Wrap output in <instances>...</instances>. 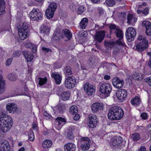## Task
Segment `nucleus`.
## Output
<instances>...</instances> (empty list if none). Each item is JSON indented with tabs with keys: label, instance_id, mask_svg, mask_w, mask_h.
Returning a JSON list of instances; mask_svg holds the SVG:
<instances>
[{
	"label": "nucleus",
	"instance_id": "nucleus-1",
	"mask_svg": "<svg viewBox=\"0 0 151 151\" xmlns=\"http://www.w3.org/2000/svg\"><path fill=\"white\" fill-rule=\"evenodd\" d=\"M13 124L12 118L0 111V134L9 131Z\"/></svg>",
	"mask_w": 151,
	"mask_h": 151
},
{
	"label": "nucleus",
	"instance_id": "nucleus-2",
	"mask_svg": "<svg viewBox=\"0 0 151 151\" xmlns=\"http://www.w3.org/2000/svg\"><path fill=\"white\" fill-rule=\"evenodd\" d=\"M124 115L123 109L119 106H116L111 107L109 110L108 118L111 120H119L121 119Z\"/></svg>",
	"mask_w": 151,
	"mask_h": 151
},
{
	"label": "nucleus",
	"instance_id": "nucleus-3",
	"mask_svg": "<svg viewBox=\"0 0 151 151\" xmlns=\"http://www.w3.org/2000/svg\"><path fill=\"white\" fill-rule=\"evenodd\" d=\"M137 39L139 42L136 45V50L141 52L147 49L148 47V41L146 38L142 35H139Z\"/></svg>",
	"mask_w": 151,
	"mask_h": 151
},
{
	"label": "nucleus",
	"instance_id": "nucleus-4",
	"mask_svg": "<svg viewBox=\"0 0 151 151\" xmlns=\"http://www.w3.org/2000/svg\"><path fill=\"white\" fill-rule=\"evenodd\" d=\"M28 32V24L26 23H24L22 27L18 29V35L21 39L24 40L27 37Z\"/></svg>",
	"mask_w": 151,
	"mask_h": 151
},
{
	"label": "nucleus",
	"instance_id": "nucleus-5",
	"mask_svg": "<svg viewBox=\"0 0 151 151\" xmlns=\"http://www.w3.org/2000/svg\"><path fill=\"white\" fill-rule=\"evenodd\" d=\"M122 138L120 137H114L112 138L110 143V146L113 149L120 148L122 146Z\"/></svg>",
	"mask_w": 151,
	"mask_h": 151
},
{
	"label": "nucleus",
	"instance_id": "nucleus-6",
	"mask_svg": "<svg viewBox=\"0 0 151 151\" xmlns=\"http://www.w3.org/2000/svg\"><path fill=\"white\" fill-rule=\"evenodd\" d=\"M112 90V87L110 84L104 83H102L100 87V91L102 94L108 96Z\"/></svg>",
	"mask_w": 151,
	"mask_h": 151
},
{
	"label": "nucleus",
	"instance_id": "nucleus-7",
	"mask_svg": "<svg viewBox=\"0 0 151 151\" xmlns=\"http://www.w3.org/2000/svg\"><path fill=\"white\" fill-rule=\"evenodd\" d=\"M76 83V79L73 76H69L65 80L64 85L66 88L71 89L75 87Z\"/></svg>",
	"mask_w": 151,
	"mask_h": 151
},
{
	"label": "nucleus",
	"instance_id": "nucleus-8",
	"mask_svg": "<svg viewBox=\"0 0 151 151\" xmlns=\"http://www.w3.org/2000/svg\"><path fill=\"white\" fill-rule=\"evenodd\" d=\"M136 35V32L133 27H129L126 32V37L128 41L131 42L134 40Z\"/></svg>",
	"mask_w": 151,
	"mask_h": 151
},
{
	"label": "nucleus",
	"instance_id": "nucleus-9",
	"mask_svg": "<svg viewBox=\"0 0 151 151\" xmlns=\"http://www.w3.org/2000/svg\"><path fill=\"white\" fill-rule=\"evenodd\" d=\"M39 10H32L29 13L31 19L33 21H38L42 18L43 16L42 13Z\"/></svg>",
	"mask_w": 151,
	"mask_h": 151
},
{
	"label": "nucleus",
	"instance_id": "nucleus-10",
	"mask_svg": "<svg viewBox=\"0 0 151 151\" xmlns=\"http://www.w3.org/2000/svg\"><path fill=\"white\" fill-rule=\"evenodd\" d=\"M127 95V91L125 89L118 90L116 92V96L120 102H122L124 101Z\"/></svg>",
	"mask_w": 151,
	"mask_h": 151
},
{
	"label": "nucleus",
	"instance_id": "nucleus-11",
	"mask_svg": "<svg viewBox=\"0 0 151 151\" xmlns=\"http://www.w3.org/2000/svg\"><path fill=\"white\" fill-rule=\"evenodd\" d=\"M84 89L88 95H92L95 92L96 87L94 85L88 82H87L84 85Z\"/></svg>",
	"mask_w": 151,
	"mask_h": 151
},
{
	"label": "nucleus",
	"instance_id": "nucleus-12",
	"mask_svg": "<svg viewBox=\"0 0 151 151\" xmlns=\"http://www.w3.org/2000/svg\"><path fill=\"white\" fill-rule=\"evenodd\" d=\"M89 122L88 125L91 128H93L96 127L97 123L96 116L94 114H90L88 116Z\"/></svg>",
	"mask_w": 151,
	"mask_h": 151
},
{
	"label": "nucleus",
	"instance_id": "nucleus-13",
	"mask_svg": "<svg viewBox=\"0 0 151 151\" xmlns=\"http://www.w3.org/2000/svg\"><path fill=\"white\" fill-rule=\"evenodd\" d=\"M81 139V140L80 141L81 143V147L83 150L86 151L88 150L90 145V139L87 137H82Z\"/></svg>",
	"mask_w": 151,
	"mask_h": 151
},
{
	"label": "nucleus",
	"instance_id": "nucleus-14",
	"mask_svg": "<svg viewBox=\"0 0 151 151\" xmlns=\"http://www.w3.org/2000/svg\"><path fill=\"white\" fill-rule=\"evenodd\" d=\"M104 107V105L102 103H94L91 106V110L93 113H95L99 110H103Z\"/></svg>",
	"mask_w": 151,
	"mask_h": 151
},
{
	"label": "nucleus",
	"instance_id": "nucleus-15",
	"mask_svg": "<svg viewBox=\"0 0 151 151\" xmlns=\"http://www.w3.org/2000/svg\"><path fill=\"white\" fill-rule=\"evenodd\" d=\"M116 34L117 37L119 38V39L116 41L117 44L120 46L126 47V45L124 43H122V40L123 38V32L122 30L117 29L114 32Z\"/></svg>",
	"mask_w": 151,
	"mask_h": 151
},
{
	"label": "nucleus",
	"instance_id": "nucleus-16",
	"mask_svg": "<svg viewBox=\"0 0 151 151\" xmlns=\"http://www.w3.org/2000/svg\"><path fill=\"white\" fill-rule=\"evenodd\" d=\"M112 83L115 87L118 88H120L123 86L124 82L123 80H120L118 77H116L113 79Z\"/></svg>",
	"mask_w": 151,
	"mask_h": 151
},
{
	"label": "nucleus",
	"instance_id": "nucleus-17",
	"mask_svg": "<svg viewBox=\"0 0 151 151\" xmlns=\"http://www.w3.org/2000/svg\"><path fill=\"white\" fill-rule=\"evenodd\" d=\"M142 25L144 26L146 29V33L147 35H151V23L148 21H143L142 23Z\"/></svg>",
	"mask_w": 151,
	"mask_h": 151
},
{
	"label": "nucleus",
	"instance_id": "nucleus-18",
	"mask_svg": "<svg viewBox=\"0 0 151 151\" xmlns=\"http://www.w3.org/2000/svg\"><path fill=\"white\" fill-rule=\"evenodd\" d=\"M105 36L104 31L97 32L95 35V39L99 42H101L103 40Z\"/></svg>",
	"mask_w": 151,
	"mask_h": 151
},
{
	"label": "nucleus",
	"instance_id": "nucleus-19",
	"mask_svg": "<svg viewBox=\"0 0 151 151\" xmlns=\"http://www.w3.org/2000/svg\"><path fill=\"white\" fill-rule=\"evenodd\" d=\"M76 146L72 143H68L64 146L65 151H75Z\"/></svg>",
	"mask_w": 151,
	"mask_h": 151
},
{
	"label": "nucleus",
	"instance_id": "nucleus-20",
	"mask_svg": "<svg viewBox=\"0 0 151 151\" xmlns=\"http://www.w3.org/2000/svg\"><path fill=\"white\" fill-rule=\"evenodd\" d=\"M6 109L9 113H14L17 109V105L13 103H10L7 104L6 106Z\"/></svg>",
	"mask_w": 151,
	"mask_h": 151
},
{
	"label": "nucleus",
	"instance_id": "nucleus-21",
	"mask_svg": "<svg viewBox=\"0 0 151 151\" xmlns=\"http://www.w3.org/2000/svg\"><path fill=\"white\" fill-rule=\"evenodd\" d=\"M9 145L7 141L5 139H2L0 140V150H3V147H7V150L9 151Z\"/></svg>",
	"mask_w": 151,
	"mask_h": 151
},
{
	"label": "nucleus",
	"instance_id": "nucleus-22",
	"mask_svg": "<svg viewBox=\"0 0 151 151\" xmlns=\"http://www.w3.org/2000/svg\"><path fill=\"white\" fill-rule=\"evenodd\" d=\"M53 110L55 112L62 113L65 110V106L63 104H60L54 107Z\"/></svg>",
	"mask_w": 151,
	"mask_h": 151
},
{
	"label": "nucleus",
	"instance_id": "nucleus-23",
	"mask_svg": "<svg viewBox=\"0 0 151 151\" xmlns=\"http://www.w3.org/2000/svg\"><path fill=\"white\" fill-rule=\"evenodd\" d=\"M5 81L3 79V76L0 74V94L4 92L5 89Z\"/></svg>",
	"mask_w": 151,
	"mask_h": 151
},
{
	"label": "nucleus",
	"instance_id": "nucleus-24",
	"mask_svg": "<svg viewBox=\"0 0 151 151\" xmlns=\"http://www.w3.org/2000/svg\"><path fill=\"white\" fill-rule=\"evenodd\" d=\"M51 76L55 79L56 84H59L60 83L62 80V77L59 74L53 73L51 75Z\"/></svg>",
	"mask_w": 151,
	"mask_h": 151
},
{
	"label": "nucleus",
	"instance_id": "nucleus-25",
	"mask_svg": "<svg viewBox=\"0 0 151 151\" xmlns=\"http://www.w3.org/2000/svg\"><path fill=\"white\" fill-rule=\"evenodd\" d=\"M50 28L45 25H42L40 28V31L41 33L44 35H47L49 34L50 32Z\"/></svg>",
	"mask_w": 151,
	"mask_h": 151
},
{
	"label": "nucleus",
	"instance_id": "nucleus-26",
	"mask_svg": "<svg viewBox=\"0 0 151 151\" xmlns=\"http://www.w3.org/2000/svg\"><path fill=\"white\" fill-rule=\"evenodd\" d=\"M70 96V93L69 91H66L62 93L60 95L61 99L64 101L68 100Z\"/></svg>",
	"mask_w": 151,
	"mask_h": 151
},
{
	"label": "nucleus",
	"instance_id": "nucleus-27",
	"mask_svg": "<svg viewBox=\"0 0 151 151\" xmlns=\"http://www.w3.org/2000/svg\"><path fill=\"white\" fill-rule=\"evenodd\" d=\"M143 75L138 73L135 72L132 75L131 78L132 79L135 80H140L143 78Z\"/></svg>",
	"mask_w": 151,
	"mask_h": 151
},
{
	"label": "nucleus",
	"instance_id": "nucleus-28",
	"mask_svg": "<svg viewBox=\"0 0 151 151\" xmlns=\"http://www.w3.org/2000/svg\"><path fill=\"white\" fill-rule=\"evenodd\" d=\"M52 145V142L50 140H44L42 143V146L44 148H48L50 147Z\"/></svg>",
	"mask_w": 151,
	"mask_h": 151
},
{
	"label": "nucleus",
	"instance_id": "nucleus-29",
	"mask_svg": "<svg viewBox=\"0 0 151 151\" xmlns=\"http://www.w3.org/2000/svg\"><path fill=\"white\" fill-rule=\"evenodd\" d=\"M88 22V19L86 18H83L80 22V26L81 28L82 29H85L87 25Z\"/></svg>",
	"mask_w": 151,
	"mask_h": 151
},
{
	"label": "nucleus",
	"instance_id": "nucleus-30",
	"mask_svg": "<svg viewBox=\"0 0 151 151\" xmlns=\"http://www.w3.org/2000/svg\"><path fill=\"white\" fill-rule=\"evenodd\" d=\"M64 36L69 40L72 37V34L69 30L67 29H64L62 30Z\"/></svg>",
	"mask_w": 151,
	"mask_h": 151
},
{
	"label": "nucleus",
	"instance_id": "nucleus-31",
	"mask_svg": "<svg viewBox=\"0 0 151 151\" xmlns=\"http://www.w3.org/2000/svg\"><path fill=\"white\" fill-rule=\"evenodd\" d=\"M54 10H46L45 14L46 17L48 19L52 18L54 15Z\"/></svg>",
	"mask_w": 151,
	"mask_h": 151
},
{
	"label": "nucleus",
	"instance_id": "nucleus-32",
	"mask_svg": "<svg viewBox=\"0 0 151 151\" xmlns=\"http://www.w3.org/2000/svg\"><path fill=\"white\" fill-rule=\"evenodd\" d=\"M104 45L107 47H109L111 48H112L116 46V45H118L116 42L115 43L113 42H105L104 43Z\"/></svg>",
	"mask_w": 151,
	"mask_h": 151
},
{
	"label": "nucleus",
	"instance_id": "nucleus-33",
	"mask_svg": "<svg viewBox=\"0 0 151 151\" xmlns=\"http://www.w3.org/2000/svg\"><path fill=\"white\" fill-rule=\"evenodd\" d=\"M56 123L59 127L62 126L64 124V119L60 117H58L55 119Z\"/></svg>",
	"mask_w": 151,
	"mask_h": 151
},
{
	"label": "nucleus",
	"instance_id": "nucleus-34",
	"mask_svg": "<svg viewBox=\"0 0 151 151\" xmlns=\"http://www.w3.org/2000/svg\"><path fill=\"white\" fill-rule=\"evenodd\" d=\"M140 100L137 96L133 98L131 100V103L132 105H137L140 104Z\"/></svg>",
	"mask_w": 151,
	"mask_h": 151
},
{
	"label": "nucleus",
	"instance_id": "nucleus-35",
	"mask_svg": "<svg viewBox=\"0 0 151 151\" xmlns=\"http://www.w3.org/2000/svg\"><path fill=\"white\" fill-rule=\"evenodd\" d=\"M69 111L70 114L72 115L77 113L78 110L77 106H71L70 109Z\"/></svg>",
	"mask_w": 151,
	"mask_h": 151
},
{
	"label": "nucleus",
	"instance_id": "nucleus-36",
	"mask_svg": "<svg viewBox=\"0 0 151 151\" xmlns=\"http://www.w3.org/2000/svg\"><path fill=\"white\" fill-rule=\"evenodd\" d=\"M57 4L54 2L51 3L48 6V8L46 9H57Z\"/></svg>",
	"mask_w": 151,
	"mask_h": 151
},
{
	"label": "nucleus",
	"instance_id": "nucleus-37",
	"mask_svg": "<svg viewBox=\"0 0 151 151\" xmlns=\"http://www.w3.org/2000/svg\"><path fill=\"white\" fill-rule=\"evenodd\" d=\"M64 72L66 76L71 75L72 74V71L71 67L69 66L66 67L64 69Z\"/></svg>",
	"mask_w": 151,
	"mask_h": 151
},
{
	"label": "nucleus",
	"instance_id": "nucleus-38",
	"mask_svg": "<svg viewBox=\"0 0 151 151\" xmlns=\"http://www.w3.org/2000/svg\"><path fill=\"white\" fill-rule=\"evenodd\" d=\"M60 34L57 32H55L52 37V39L54 41L57 42L60 39Z\"/></svg>",
	"mask_w": 151,
	"mask_h": 151
},
{
	"label": "nucleus",
	"instance_id": "nucleus-39",
	"mask_svg": "<svg viewBox=\"0 0 151 151\" xmlns=\"http://www.w3.org/2000/svg\"><path fill=\"white\" fill-rule=\"evenodd\" d=\"M38 80L39 81L38 84L40 86H42L46 83L47 81V79L46 78H38Z\"/></svg>",
	"mask_w": 151,
	"mask_h": 151
},
{
	"label": "nucleus",
	"instance_id": "nucleus-40",
	"mask_svg": "<svg viewBox=\"0 0 151 151\" xmlns=\"http://www.w3.org/2000/svg\"><path fill=\"white\" fill-rule=\"evenodd\" d=\"M7 78L10 81H14L16 80L17 78L16 75L13 74H9L7 76Z\"/></svg>",
	"mask_w": 151,
	"mask_h": 151
},
{
	"label": "nucleus",
	"instance_id": "nucleus-41",
	"mask_svg": "<svg viewBox=\"0 0 151 151\" xmlns=\"http://www.w3.org/2000/svg\"><path fill=\"white\" fill-rule=\"evenodd\" d=\"M131 137L134 141L138 140L140 138L139 134L137 133L132 134V135Z\"/></svg>",
	"mask_w": 151,
	"mask_h": 151
},
{
	"label": "nucleus",
	"instance_id": "nucleus-42",
	"mask_svg": "<svg viewBox=\"0 0 151 151\" xmlns=\"http://www.w3.org/2000/svg\"><path fill=\"white\" fill-rule=\"evenodd\" d=\"M106 3L107 5L109 7H112L116 4L114 0H106Z\"/></svg>",
	"mask_w": 151,
	"mask_h": 151
},
{
	"label": "nucleus",
	"instance_id": "nucleus-43",
	"mask_svg": "<svg viewBox=\"0 0 151 151\" xmlns=\"http://www.w3.org/2000/svg\"><path fill=\"white\" fill-rule=\"evenodd\" d=\"M137 12L141 16L147 15L149 12L148 10H137Z\"/></svg>",
	"mask_w": 151,
	"mask_h": 151
},
{
	"label": "nucleus",
	"instance_id": "nucleus-44",
	"mask_svg": "<svg viewBox=\"0 0 151 151\" xmlns=\"http://www.w3.org/2000/svg\"><path fill=\"white\" fill-rule=\"evenodd\" d=\"M27 46L32 49V51L34 53H35L37 51V47L36 45H33L31 43H29L27 44Z\"/></svg>",
	"mask_w": 151,
	"mask_h": 151
},
{
	"label": "nucleus",
	"instance_id": "nucleus-45",
	"mask_svg": "<svg viewBox=\"0 0 151 151\" xmlns=\"http://www.w3.org/2000/svg\"><path fill=\"white\" fill-rule=\"evenodd\" d=\"M118 46H121L122 47V46H120L119 45H116V47H114L113 48L114 49L113 53V55H116L118 54L120 50L119 48V47H117ZM125 47H124V48Z\"/></svg>",
	"mask_w": 151,
	"mask_h": 151
},
{
	"label": "nucleus",
	"instance_id": "nucleus-46",
	"mask_svg": "<svg viewBox=\"0 0 151 151\" xmlns=\"http://www.w3.org/2000/svg\"><path fill=\"white\" fill-rule=\"evenodd\" d=\"M109 28L111 32H114L118 29L116 28V25L113 24H111L109 26Z\"/></svg>",
	"mask_w": 151,
	"mask_h": 151
},
{
	"label": "nucleus",
	"instance_id": "nucleus-47",
	"mask_svg": "<svg viewBox=\"0 0 151 151\" xmlns=\"http://www.w3.org/2000/svg\"><path fill=\"white\" fill-rule=\"evenodd\" d=\"M29 139L32 141H33L34 140L35 137L34 133L33 132L30 131L29 132Z\"/></svg>",
	"mask_w": 151,
	"mask_h": 151
},
{
	"label": "nucleus",
	"instance_id": "nucleus-48",
	"mask_svg": "<svg viewBox=\"0 0 151 151\" xmlns=\"http://www.w3.org/2000/svg\"><path fill=\"white\" fill-rule=\"evenodd\" d=\"M5 8V3L4 0H0V9Z\"/></svg>",
	"mask_w": 151,
	"mask_h": 151
},
{
	"label": "nucleus",
	"instance_id": "nucleus-49",
	"mask_svg": "<svg viewBox=\"0 0 151 151\" xmlns=\"http://www.w3.org/2000/svg\"><path fill=\"white\" fill-rule=\"evenodd\" d=\"M33 55H28L25 59L28 62H30L33 60Z\"/></svg>",
	"mask_w": 151,
	"mask_h": 151
},
{
	"label": "nucleus",
	"instance_id": "nucleus-50",
	"mask_svg": "<svg viewBox=\"0 0 151 151\" xmlns=\"http://www.w3.org/2000/svg\"><path fill=\"white\" fill-rule=\"evenodd\" d=\"M118 15L120 17L124 18L126 16V14L125 12H119L118 13Z\"/></svg>",
	"mask_w": 151,
	"mask_h": 151
},
{
	"label": "nucleus",
	"instance_id": "nucleus-51",
	"mask_svg": "<svg viewBox=\"0 0 151 151\" xmlns=\"http://www.w3.org/2000/svg\"><path fill=\"white\" fill-rule=\"evenodd\" d=\"M133 17V15L132 14H128L127 16V22L128 23H131V21Z\"/></svg>",
	"mask_w": 151,
	"mask_h": 151
},
{
	"label": "nucleus",
	"instance_id": "nucleus-52",
	"mask_svg": "<svg viewBox=\"0 0 151 151\" xmlns=\"http://www.w3.org/2000/svg\"><path fill=\"white\" fill-rule=\"evenodd\" d=\"M12 61V58H10L7 59L6 62V66H9L11 64Z\"/></svg>",
	"mask_w": 151,
	"mask_h": 151
},
{
	"label": "nucleus",
	"instance_id": "nucleus-53",
	"mask_svg": "<svg viewBox=\"0 0 151 151\" xmlns=\"http://www.w3.org/2000/svg\"><path fill=\"white\" fill-rule=\"evenodd\" d=\"M67 137L69 139H71L73 137V134L71 132L69 131L68 132Z\"/></svg>",
	"mask_w": 151,
	"mask_h": 151
},
{
	"label": "nucleus",
	"instance_id": "nucleus-54",
	"mask_svg": "<svg viewBox=\"0 0 151 151\" xmlns=\"http://www.w3.org/2000/svg\"><path fill=\"white\" fill-rule=\"evenodd\" d=\"M14 56L16 57H18L20 55V52L18 50L15 51L13 54Z\"/></svg>",
	"mask_w": 151,
	"mask_h": 151
},
{
	"label": "nucleus",
	"instance_id": "nucleus-55",
	"mask_svg": "<svg viewBox=\"0 0 151 151\" xmlns=\"http://www.w3.org/2000/svg\"><path fill=\"white\" fill-rule=\"evenodd\" d=\"M145 81L147 82L149 85L151 86V76L146 78Z\"/></svg>",
	"mask_w": 151,
	"mask_h": 151
},
{
	"label": "nucleus",
	"instance_id": "nucleus-56",
	"mask_svg": "<svg viewBox=\"0 0 151 151\" xmlns=\"http://www.w3.org/2000/svg\"><path fill=\"white\" fill-rule=\"evenodd\" d=\"M81 36H83L84 37H86L87 35V32L86 31H84L83 30L81 32Z\"/></svg>",
	"mask_w": 151,
	"mask_h": 151
},
{
	"label": "nucleus",
	"instance_id": "nucleus-57",
	"mask_svg": "<svg viewBox=\"0 0 151 151\" xmlns=\"http://www.w3.org/2000/svg\"><path fill=\"white\" fill-rule=\"evenodd\" d=\"M141 116L144 119H147V114L145 113H143L141 114Z\"/></svg>",
	"mask_w": 151,
	"mask_h": 151
},
{
	"label": "nucleus",
	"instance_id": "nucleus-58",
	"mask_svg": "<svg viewBox=\"0 0 151 151\" xmlns=\"http://www.w3.org/2000/svg\"><path fill=\"white\" fill-rule=\"evenodd\" d=\"M75 116L73 117V119L75 120H78L80 118V115L77 114H75Z\"/></svg>",
	"mask_w": 151,
	"mask_h": 151
},
{
	"label": "nucleus",
	"instance_id": "nucleus-59",
	"mask_svg": "<svg viewBox=\"0 0 151 151\" xmlns=\"http://www.w3.org/2000/svg\"><path fill=\"white\" fill-rule=\"evenodd\" d=\"M32 127L34 130L37 131V126L34 122H33L32 124Z\"/></svg>",
	"mask_w": 151,
	"mask_h": 151
},
{
	"label": "nucleus",
	"instance_id": "nucleus-60",
	"mask_svg": "<svg viewBox=\"0 0 151 151\" xmlns=\"http://www.w3.org/2000/svg\"><path fill=\"white\" fill-rule=\"evenodd\" d=\"M138 151H146V149L144 146H141Z\"/></svg>",
	"mask_w": 151,
	"mask_h": 151
},
{
	"label": "nucleus",
	"instance_id": "nucleus-61",
	"mask_svg": "<svg viewBox=\"0 0 151 151\" xmlns=\"http://www.w3.org/2000/svg\"><path fill=\"white\" fill-rule=\"evenodd\" d=\"M23 54L25 58H26V57H27L29 55L28 53L26 51H24L23 52Z\"/></svg>",
	"mask_w": 151,
	"mask_h": 151
},
{
	"label": "nucleus",
	"instance_id": "nucleus-62",
	"mask_svg": "<svg viewBox=\"0 0 151 151\" xmlns=\"http://www.w3.org/2000/svg\"><path fill=\"white\" fill-rule=\"evenodd\" d=\"M42 50L46 52H48L50 50L49 49H47L46 47H43L42 48Z\"/></svg>",
	"mask_w": 151,
	"mask_h": 151
},
{
	"label": "nucleus",
	"instance_id": "nucleus-63",
	"mask_svg": "<svg viewBox=\"0 0 151 151\" xmlns=\"http://www.w3.org/2000/svg\"><path fill=\"white\" fill-rule=\"evenodd\" d=\"M110 78V76L107 75H105L104 77V78L106 80H109Z\"/></svg>",
	"mask_w": 151,
	"mask_h": 151
},
{
	"label": "nucleus",
	"instance_id": "nucleus-64",
	"mask_svg": "<svg viewBox=\"0 0 151 151\" xmlns=\"http://www.w3.org/2000/svg\"><path fill=\"white\" fill-rule=\"evenodd\" d=\"M86 8L85 6H79V8L78 9H85Z\"/></svg>",
	"mask_w": 151,
	"mask_h": 151
}]
</instances>
